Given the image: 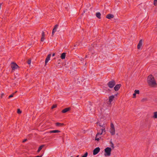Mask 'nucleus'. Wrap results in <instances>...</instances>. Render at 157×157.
Here are the masks:
<instances>
[{
  "label": "nucleus",
  "instance_id": "1",
  "mask_svg": "<svg viewBox=\"0 0 157 157\" xmlns=\"http://www.w3.org/2000/svg\"><path fill=\"white\" fill-rule=\"evenodd\" d=\"M147 80L148 84L150 86L155 87L157 86V83L154 77L152 75H150L148 76Z\"/></svg>",
  "mask_w": 157,
  "mask_h": 157
},
{
  "label": "nucleus",
  "instance_id": "2",
  "mask_svg": "<svg viewBox=\"0 0 157 157\" xmlns=\"http://www.w3.org/2000/svg\"><path fill=\"white\" fill-rule=\"evenodd\" d=\"M111 149L109 147H107L105 149V154L104 155L105 156H110L111 155Z\"/></svg>",
  "mask_w": 157,
  "mask_h": 157
},
{
  "label": "nucleus",
  "instance_id": "3",
  "mask_svg": "<svg viewBox=\"0 0 157 157\" xmlns=\"http://www.w3.org/2000/svg\"><path fill=\"white\" fill-rule=\"evenodd\" d=\"M115 81L114 80H112L108 82L107 85L109 88H112L115 85Z\"/></svg>",
  "mask_w": 157,
  "mask_h": 157
},
{
  "label": "nucleus",
  "instance_id": "4",
  "mask_svg": "<svg viewBox=\"0 0 157 157\" xmlns=\"http://www.w3.org/2000/svg\"><path fill=\"white\" fill-rule=\"evenodd\" d=\"M110 132L112 135H114L115 134V129L113 123H111V127Z\"/></svg>",
  "mask_w": 157,
  "mask_h": 157
},
{
  "label": "nucleus",
  "instance_id": "5",
  "mask_svg": "<svg viewBox=\"0 0 157 157\" xmlns=\"http://www.w3.org/2000/svg\"><path fill=\"white\" fill-rule=\"evenodd\" d=\"M105 128H101L100 130L98 131V132L97 134V137H98V136L99 135H101L104 132L105 134Z\"/></svg>",
  "mask_w": 157,
  "mask_h": 157
},
{
  "label": "nucleus",
  "instance_id": "6",
  "mask_svg": "<svg viewBox=\"0 0 157 157\" xmlns=\"http://www.w3.org/2000/svg\"><path fill=\"white\" fill-rule=\"evenodd\" d=\"M11 67L12 70H14L15 69H17L19 67L14 62H12L11 63Z\"/></svg>",
  "mask_w": 157,
  "mask_h": 157
},
{
  "label": "nucleus",
  "instance_id": "7",
  "mask_svg": "<svg viewBox=\"0 0 157 157\" xmlns=\"http://www.w3.org/2000/svg\"><path fill=\"white\" fill-rule=\"evenodd\" d=\"M96 124L97 125H98L100 127H102L101 128H105L104 122H102L101 121H98Z\"/></svg>",
  "mask_w": 157,
  "mask_h": 157
},
{
  "label": "nucleus",
  "instance_id": "8",
  "mask_svg": "<svg viewBox=\"0 0 157 157\" xmlns=\"http://www.w3.org/2000/svg\"><path fill=\"white\" fill-rule=\"evenodd\" d=\"M100 149L99 147H97L94 149L93 151V155H95L97 154L100 151Z\"/></svg>",
  "mask_w": 157,
  "mask_h": 157
},
{
  "label": "nucleus",
  "instance_id": "9",
  "mask_svg": "<svg viewBox=\"0 0 157 157\" xmlns=\"http://www.w3.org/2000/svg\"><path fill=\"white\" fill-rule=\"evenodd\" d=\"M51 56V54H50L48 55L47 58L45 60V65H46L47 64V63L48 62L49 60H50Z\"/></svg>",
  "mask_w": 157,
  "mask_h": 157
},
{
  "label": "nucleus",
  "instance_id": "10",
  "mask_svg": "<svg viewBox=\"0 0 157 157\" xmlns=\"http://www.w3.org/2000/svg\"><path fill=\"white\" fill-rule=\"evenodd\" d=\"M121 86V85L120 84H118L116 85L114 87V89L115 91H118Z\"/></svg>",
  "mask_w": 157,
  "mask_h": 157
},
{
  "label": "nucleus",
  "instance_id": "11",
  "mask_svg": "<svg viewBox=\"0 0 157 157\" xmlns=\"http://www.w3.org/2000/svg\"><path fill=\"white\" fill-rule=\"evenodd\" d=\"M58 25H56L55 26L53 29L52 33V35L53 36L54 33L56 31V29L58 28Z\"/></svg>",
  "mask_w": 157,
  "mask_h": 157
},
{
  "label": "nucleus",
  "instance_id": "12",
  "mask_svg": "<svg viewBox=\"0 0 157 157\" xmlns=\"http://www.w3.org/2000/svg\"><path fill=\"white\" fill-rule=\"evenodd\" d=\"M114 98V96L112 95L110 96L109 98V104H110L111 102L113 101Z\"/></svg>",
  "mask_w": 157,
  "mask_h": 157
},
{
  "label": "nucleus",
  "instance_id": "13",
  "mask_svg": "<svg viewBox=\"0 0 157 157\" xmlns=\"http://www.w3.org/2000/svg\"><path fill=\"white\" fill-rule=\"evenodd\" d=\"M142 44V40H141L139 41V43L137 45V48L140 49Z\"/></svg>",
  "mask_w": 157,
  "mask_h": 157
},
{
  "label": "nucleus",
  "instance_id": "14",
  "mask_svg": "<svg viewBox=\"0 0 157 157\" xmlns=\"http://www.w3.org/2000/svg\"><path fill=\"white\" fill-rule=\"evenodd\" d=\"M71 109L70 107H68L62 110V112L63 113H65L69 111Z\"/></svg>",
  "mask_w": 157,
  "mask_h": 157
},
{
  "label": "nucleus",
  "instance_id": "15",
  "mask_svg": "<svg viewBox=\"0 0 157 157\" xmlns=\"http://www.w3.org/2000/svg\"><path fill=\"white\" fill-rule=\"evenodd\" d=\"M114 15L112 14H108L106 16V18L111 19L114 17Z\"/></svg>",
  "mask_w": 157,
  "mask_h": 157
},
{
  "label": "nucleus",
  "instance_id": "16",
  "mask_svg": "<svg viewBox=\"0 0 157 157\" xmlns=\"http://www.w3.org/2000/svg\"><path fill=\"white\" fill-rule=\"evenodd\" d=\"M45 34L44 33V32H42V37L41 39V41H43L44 39Z\"/></svg>",
  "mask_w": 157,
  "mask_h": 157
},
{
  "label": "nucleus",
  "instance_id": "17",
  "mask_svg": "<svg viewBox=\"0 0 157 157\" xmlns=\"http://www.w3.org/2000/svg\"><path fill=\"white\" fill-rule=\"evenodd\" d=\"M60 132V131L59 130H52L50 131H49V133H59Z\"/></svg>",
  "mask_w": 157,
  "mask_h": 157
},
{
  "label": "nucleus",
  "instance_id": "18",
  "mask_svg": "<svg viewBox=\"0 0 157 157\" xmlns=\"http://www.w3.org/2000/svg\"><path fill=\"white\" fill-rule=\"evenodd\" d=\"M66 53H63L61 54V58L62 59H64L65 58Z\"/></svg>",
  "mask_w": 157,
  "mask_h": 157
},
{
  "label": "nucleus",
  "instance_id": "19",
  "mask_svg": "<svg viewBox=\"0 0 157 157\" xmlns=\"http://www.w3.org/2000/svg\"><path fill=\"white\" fill-rule=\"evenodd\" d=\"M44 145H43L41 146H40L38 148V149L37 151V152L39 153L41 150L44 147Z\"/></svg>",
  "mask_w": 157,
  "mask_h": 157
},
{
  "label": "nucleus",
  "instance_id": "20",
  "mask_svg": "<svg viewBox=\"0 0 157 157\" xmlns=\"http://www.w3.org/2000/svg\"><path fill=\"white\" fill-rule=\"evenodd\" d=\"M96 16L99 19H100L101 18V14L100 12H97L96 13Z\"/></svg>",
  "mask_w": 157,
  "mask_h": 157
},
{
  "label": "nucleus",
  "instance_id": "21",
  "mask_svg": "<svg viewBox=\"0 0 157 157\" xmlns=\"http://www.w3.org/2000/svg\"><path fill=\"white\" fill-rule=\"evenodd\" d=\"M56 125L57 126H63L64 124L63 123H61L58 122L56 123Z\"/></svg>",
  "mask_w": 157,
  "mask_h": 157
},
{
  "label": "nucleus",
  "instance_id": "22",
  "mask_svg": "<svg viewBox=\"0 0 157 157\" xmlns=\"http://www.w3.org/2000/svg\"><path fill=\"white\" fill-rule=\"evenodd\" d=\"M154 115L153 116V117L155 118H157V112H155L154 113Z\"/></svg>",
  "mask_w": 157,
  "mask_h": 157
},
{
  "label": "nucleus",
  "instance_id": "23",
  "mask_svg": "<svg viewBox=\"0 0 157 157\" xmlns=\"http://www.w3.org/2000/svg\"><path fill=\"white\" fill-rule=\"evenodd\" d=\"M99 138H101V137L99 136H98V137H97L96 135L95 138V140H97V141H99Z\"/></svg>",
  "mask_w": 157,
  "mask_h": 157
},
{
  "label": "nucleus",
  "instance_id": "24",
  "mask_svg": "<svg viewBox=\"0 0 157 157\" xmlns=\"http://www.w3.org/2000/svg\"><path fill=\"white\" fill-rule=\"evenodd\" d=\"M154 5L155 6H156L157 5V0H154Z\"/></svg>",
  "mask_w": 157,
  "mask_h": 157
},
{
  "label": "nucleus",
  "instance_id": "25",
  "mask_svg": "<svg viewBox=\"0 0 157 157\" xmlns=\"http://www.w3.org/2000/svg\"><path fill=\"white\" fill-rule=\"evenodd\" d=\"M14 94V93L12 94L11 95H10L9 96V98H10L12 97H13Z\"/></svg>",
  "mask_w": 157,
  "mask_h": 157
},
{
  "label": "nucleus",
  "instance_id": "26",
  "mask_svg": "<svg viewBox=\"0 0 157 157\" xmlns=\"http://www.w3.org/2000/svg\"><path fill=\"white\" fill-rule=\"evenodd\" d=\"M88 155V153L87 152H86L83 155L82 157H86Z\"/></svg>",
  "mask_w": 157,
  "mask_h": 157
},
{
  "label": "nucleus",
  "instance_id": "27",
  "mask_svg": "<svg viewBox=\"0 0 157 157\" xmlns=\"http://www.w3.org/2000/svg\"><path fill=\"white\" fill-rule=\"evenodd\" d=\"M139 90H135L134 91V93L136 94H139Z\"/></svg>",
  "mask_w": 157,
  "mask_h": 157
},
{
  "label": "nucleus",
  "instance_id": "28",
  "mask_svg": "<svg viewBox=\"0 0 157 157\" xmlns=\"http://www.w3.org/2000/svg\"><path fill=\"white\" fill-rule=\"evenodd\" d=\"M17 113L18 114H20L21 113V110H20L19 109H18L17 111Z\"/></svg>",
  "mask_w": 157,
  "mask_h": 157
},
{
  "label": "nucleus",
  "instance_id": "29",
  "mask_svg": "<svg viewBox=\"0 0 157 157\" xmlns=\"http://www.w3.org/2000/svg\"><path fill=\"white\" fill-rule=\"evenodd\" d=\"M57 107V105H53L52 107V109H53L55 108H56Z\"/></svg>",
  "mask_w": 157,
  "mask_h": 157
},
{
  "label": "nucleus",
  "instance_id": "30",
  "mask_svg": "<svg viewBox=\"0 0 157 157\" xmlns=\"http://www.w3.org/2000/svg\"><path fill=\"white\" fill-rule=\"evenodd\" d=\"M31 63V60L30 59L29 60L27 61V63L29 64H30Z\"/></svg>",
  "mask_w": 157,
  "mask_h": 157
},
{
  "label": "nucleus",
  "instance_id": "31",
  "mask_svg": "<svg viewBox=\"0 0 157 157\" xmlns=\"http://www.w3.org/2000/svg\"><path fill=\"white\" fill-rule=\"evenodd\" d=\"M111 147H113V148H114V144H113V143L111 142Z\"/></svg>",
  "mask_w": 157,
  "mask_h": 157
},
{
  "label": "nucleus",
  "instance_id": "32",
  "mask_svg": "<svg viewBox=\"0 0 157 157\" xmlns=\"http://www.w3.org/2000/svg\"><path fill=\"white\" fill-rule=\"evenodd\" d=\"M4 95V93H2V94H1V98H2L3 96Z\"/></svg>",
  "mask_w": 157,
  "mask_h": 157
},
{
  "label": "nucleus",
  "instance_id": "33",
  "mask_svg": "<svg viewBox=\"0 0 157 157\" xmlns=\"http://www.w3.org/2000/svg\"><path fill=\"white\" fill-rule=\"evenodd\" d=\"M78 45H79L78 43H76V44H75V45H74V47H75V46H76V45H77V46H78Z\"/></svg>",
  "mask_w": 157,
  "mask_h": 157
},
{
  "label": "nucleus",
  "instance_id": "34",
  "mask_svg": "<svg viewBox=\"0 0 157 157\" xmlns=\"http://www.w3.org/2000/svg\"><path fill=\"white\" fill-rule=\"evenodd\" d=\"M136 94H135V93H134L133 94V98H135L136 97Z\"/></svg>",
  "mask_w": 157,
  "mask_h": 157
},
{
  "label": "nucleus",
  "instance_id": "35",
  "mask_svg": "<svg viewBox=\"0 0 157 157\" xmlns=\"http://www.w3.org/2000/svg\"><path fill=\"white\" fill-rule=\"evenodd\" d=\"M27 139H24L23 141V142H25V141H27Z\"/></svg>",
  "mask_w": 157,
  "mask_h": 157
},
{
  "label": "nucleus",
  "instance_id": "36",
  "mask_svg": "<svg viewBox=\"0 0 157 157\" xmlns=\"http://www.w3.org/2000/svg\"><path fill=\"white\" fill-rule=\"evenodd\" d=\"M42 156V155H41V156H36L35 157H41Z\"/></svg>",
  "mask_w": 157,
  "mask_h": 157
},
{
  "label": "nucleus",
  "instance_id": "37",
  "mask_svg": "<svg viewBox=\"0 0 157 157\" xmlns=\"http://www.w3.org/2000/svg\"><path fill=\"white\" fill-rule=\"evenodd\" d=\"M55 53H54L52 54V56H55Z\"/></svg>",
  "mask_w": 157,
  "mask_h": 157
},
{
  "label": "nucleus",
  "instance_id": "38",
  "mask_svg": "<svg viewBox=\"0 0 157 157\" xmlns=\"http://www.w3.org/2000/svg\"><path fill=\"white\" fill-rule=\"evenodd\" d=\"M17 92V91H16L15 92H14V93H14V94H15Z\"/></svg>",
  "mask_w": 157,
  "mask_h": 157
},
{
  "label": "nucleus",
  "instance_id": "39",
  "mask_svg": "<svg viewBox=\"0 0 157 157\" xmlns=\"http://www.w3.org/2000/svg\"><path fill=\"white\" fill-rule=\"evenodd\" d=\"M117 94H116V95H115V96H117Z\"/></svg>",
  "mask_w": 157,
  "mask_h": 157
}]
</instances>
